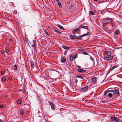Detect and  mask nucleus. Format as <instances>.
<instances>
[{
	"mask_svg": "<svg viewBox=\"0 0 122 122\" xmlns=\"http://www.w3.org/2000/svg\"><path fill=\"white\" fill-rule=\"evenodd\" d=\"M30 62L31 66L32 68H34L35 67V64L32 61Z\"/></svg>",
	"mask_w": 122,
	"mask_h": 122,
	"instance_id": "14",
	"label": "nucleus"
},
{
	"mask_svg": "<svg viewBox=\"0 0 122 122\" xmlns=\"http://www.w3.org/2000/svg\"><path fill=\"white\" fill-rule=\"evenodd\" d=\"M5 51L7 53L9 52V50L8 49H6L5 50Z\"/></svg>",
	"mask_w": 122,
	"mask_h": 122,
	"instance_id": "36",
	"label": "nucleus"
},
{
	"mask_svg": "<svg viewBox=\"0 0 122 122\" xmlns=\"http://www.w3.org/2000/svg\"><path fill=\"white\" fill-rule=\"evenodd\" d=\"M105 13V11H103L100 12L99 13H98V14L99 15L101 16H102V14H103Z\"/></svg>",
	"mask_w": 122,
	"mask_h": 122,
	"instance_id": "15",
	"label": "nucleus"
},
{
	"mask_svg": "<svg viewBox=\"0 0 122 122\" xmlns=\"http://www.w3.org/2000/svg\"><path fill=\"white\" fill-rule=\"evenodd\" d=\"M18 104H20L22 102V100L21 99H19L18 101Z\"/></svg>",
	"mask_w": 122,
	"mask_h": 122,
	"instance_id": "27",
	"label": "nucleus"
},
{
	"mask_svg": "<svg viewBox=\"0 0 122 122\" xmlns=\"http://www.w3.org/2000/svg\"><path fill=\"white\" fill-rule=\"evenodd\" d=\"M74 35L73 36L72 35H71L70 36V38L71 39H74Z\"/></svg>",
	"mask_w": 122,
	"mask_h": 122,
	"instance_id": "30",
	"label": "nucleus"
},
{
	"mask_svg": "<svg viewBox=\"0 0 122 122\" xmlns=\"http://www.w3.org/2000/svg\"><path fill=\"white\" fill-rule=\"evenodd\" d=\"M5 51L4 50H2L1 51V53L2 54H3L4 53Z\"/></svg>",
	"mask_w": 122,
	"mask_h": 122,
	"instance_id": "38",
	"label": "nucleus"
},
{
	"mask_svg": "<svg viewBox=\"0 0 122 122\" xmlns=\"http://www.w3.org/2000/svg\"><path fill=\"white\" fill-rule=\"evenodd\" d=\"M69 3V4H70V3Z\"/></svg>",
	"mask_w": 122,
	"mask_h": 122,
	"instance_id": "52",
	"label": "nucleus"
},
{
	"mask_svg": "<svg viewBox=\"0 0 122 122\" xmlns=\"http://www.w3.org/2000/svg\"><path fill=\"white\" fill-rule=\"evenodd\" d=\"M94 1H97V0H94Z\"/></svg>",
	"mask_w": 122,
	"mask_h": 122,
	"instance_id": "47",
	"label": "nucleus"
},
{
	"mask_svg": "<svg viewBox=\"0 0 122 122\" xmlns=\"http://www.w3.org/2000/svg\"><path fill=\"white\" fill-rule=\"evenodd\" d=\"M73 56L71 55L70 57V59L71 61H73Z\"/></svg>",
	"mask_w": 122,
	"mask_h": 122,
	"instance_id": "26",
	"label": "nucleus"
},
{
	"mask_svg": "<svg viewBox=\"0 0 122 122\" xmlns=\"http://www.w3.org/2000/svg\"><path fill=\"white\" fill-rule=\"evenodd\" d=\"M111 120L112 122H119V119L116 117H113L111 118Z\"/></svg>",
	"mask_w": 122,
	"mask_h": 122,
	"instance_id": "3",
	"label": "nucleus"
},
{
	"mask_svg": "<svg viewBox=\"0 0 122 122\" xmlns=\"http://www.w3.org/2000/svg\"><path fill=\"white\" fill-rule=\"evenodd\" d=\"M4 73V71H1V74H2V75H3V74Z\"/></svg>",
	"mask_w": 122,
	"mask_h": 122,
	"instance_id": "39",
	"label": "nucleus"
},
{
	"mask_svg": "<svg viewBox=\"0 0 122 122\" xmlns=\"http://www.w3.org/2000/svg\"><path fill=\"white\" fill-rule=\"evenodd\" d=\"M90 59L92 61H93V58L92 57H91L90 58Z\"/></svg>",
	"mask_w": 122,
	"mask_h": 122,
	"instance_id": "42",
	"label": "nucleus"
},
{
	"mask_svg": "<svg viewBox=\"0 0 122 122\" xmlns=\"http://www.w3.org/2000/svg\"><path fill=\"white\" fill-rule=\"evenodd\" d=\"M84 49L83 48L79 49H78V51H84Z\"/></svg>",
	"mask_w": 122,
	"mask_h": 122,
	"instance_id": "29",
	"label": "nucleus"
},
{
	"mask_svg": "<svg viewBox=\"0 0 122 122\" xmlns=\"http://www.w3.org/2000/svg\"><path fill=\"white\" fill-rule=\"evenodd\" d=\"M4 106L2 105H0V107L1 108H3L4 107Z\"/></svg>",
	"mask_w": 122,
	"mask_h": 122,
	"instance_id": "37",
	"label": "nucleus"
},
{
	"mask_svg": "<svg viewBox=\"0 0 122 122\" xmlns=\"http://www.w3.org/2000/svg\"><path fill=\"white\" fill-rule=\"evenodd\" d=\"M118 66V65H116L115 66H113L112 67V68L111 69V70L112 71L115 68L117 67Z\"/></svg>",
	"mask_w": 122,
	"mask_h": 122,
	"instance_id": "22",
	"label": "nucleus"
},
{
	"mask_svg": "<svg viewBox=\"0 0 122 122\" xmlns=\"http://www.w3.org/2000/svg\"><path fill=\"white\" fill-rule=\"evenodd\" d=\"M20 113L22 115L24 113V111L23 110H21Z\"/></svg>",
	"mask_w": 122,
	"mask_h": 122,
	"instance_id": "31",
	"label": "nucleus"
},
{
	"mask_svg": "<svg viewBox=\"0 0 122 122\" xmlns=\"http://www.w3.org/2000/svg\"><path fill=\"white\" fill-rule=\"evenodd\" d=\"M69 3V4H70V3Z\"/></svg>",
	"mask_w": 122,
	"mask_h": 122,
	"instance_id": "51",
	"label": "nucleus"
},
{
	"mask_svg": "<svg viewBox=\"0 0 122 122\" xmlns=\"http://www.w3.org/2000/svg\"><path fill=\"white\" fill-rule=\"evenodd\" d=\"M83 54L84 55H87L88 54L86 52H84L83 53Z\"/></svg>",
	"mask_w": 122,
	"mask_h": 122,
	"instance_id": "34",
	"label": "nucleus"
},
{
	"mask_svg": "<svg viewBox=\"0 0 122 122\" xmlns=\"http://www.w3.org/2000/svg\"><path fill=\"white\" fill-rule=\"evenodd\" d=\"M9 80L10 81H11L12 80V78H9Z\"/></svg>",
	"mask_w": 122,
	"mask_h": 122,
	"instance_id": "44",
	"label": "nucleus"
},
{
	"mask_svg": "<svg viewBox=\"0 0 122 122\" xmlns=\"http://www.w3.org/2000/svg\"><path fill=\"white\" fill-rule=\"evenodd\" d=\"M74 39H81L82 37L81 35L80 36H79L77 37L76 36L74 35Z\"/></svg>",
	"mask_w": 122,
	"mask_h": 122,
	"instance_id": "11",
	"label": "nucleus"
},
{
	"mask_svg": "<svg viewBox=\"0 0 122 122\" xmlns=\"http://www.w3.org/2000/svg\"><path fill=\"white\" fill-rule=\"evenodd\" d=\"M77 67L79 68H80L81 67L80 66H78V65L77 66Z\"/></svg>",
	"mask_w": 122,
	"mask_h": 122,
	"instance_id": "43",
	"label": "nucleus"
},
{
	"mask_svg": "<svg viewBox=\"0 0 122 122\" xmlns=\"http://www.w3.org/2000/svg\"><path fill=\"white\" fill-rule=\"evenodd\" d=\"M58 26L61 29L63 30H65V29L61 25H58Z\"/></svg>",
	"mask_w": 122,
	"mask_h": 122,
	"instance_id": "19",
	"label": "nucleus"
},
{
	"mask_svg": "<svg viewBox=\"0 0 122 122\" xmlns=\"http://www.w3.org/2000/svg\"><path fill=\"white\" fill-rule=\"evenodd\" d=\"M80 28H79H79H76L74 30H73L72 31V32L73 33V34L74 35H75L76 34V32L78 31H79L80 30Z\"/></svg>",
	"mask_w": 122,
	"mask_h": 122,
	"instance_id": "7",
	"label": "nucleus"
},
{
	"mask_svg": "<svg viewBox=\"0 0 122 122\" xmlns=\"http://www.w3.org/2000/svg\"><path fill=\"white\" fill-rule=\"evenodd\" d=\"M79 27L80 29L82 28H84L88 29V27L87 26H85L83 25H81Z\"/></svg>",
	"mask_w": 122,
	"mask_h": 122,
	"instance_id": "10",
	"label": "nucleus"
},
{
	"mask_svg": "<svg viewBox=\"0 0 122 122\" xmlns=\"http://www.w3.org/2000/svg\"><path fill=\"white\" fill-rule=\"evenodd\" d=\"M112 20L109 18L107 19L104 21L102 26L103 28L105 27L107 24L112 22Z\"/></svg>",
	"mask_w": 122,
	"mask_h": 122,
	"instance_id": "1",
	"label": "nucleus"
},
{
	"mask_svg": "<svg viewBox=\"0 0 122 122\" xmlns=\"http://www.w3.org/2000/svg\"><path fill=\"white\" fill-rule=\"evenodd\" d=\"M76 78H80L81 79H83V76L81 75H77L76 76Z\"/></svg>",
	"mask_w": 122,
	"mask_h": 122,
	"instance_id": "24",
	"label": "nucleus"
},
{
	"mask_svg": "<svg viewBox=\"0 0 122 122\" xmlns=\"http://www.w3.org/2000/svg\"><path fill=\"white\" fill-rule=\"evenodd\" d=\"M46 122H50L49 121H46Z\"/></svg>",
	"mask_w": 122,
	"mask_h": 122,
	"instance_id": "48",
	"label": "nucleus"
},
{
	"mask_svg": "<svg viewBox=\"0 0 122 122\" xmlns=\"http://www.w3.org/2000/svg\"><path fill=\"white\" fill-rule=\"evenodd\" d=\"M113 58V57L112 56H110L109 57H105L103 58L105 60L108 61L112 59Z\"/></svg>",
	"mask_w": 122,
	"mask_h": 122,
	"instance_id": "6",
	"label": "nucleus"
},
{
	"mask_svg": "<svg viewBox=\"0 0 122 122\" xmlns=\"http://www.w3.org/2000/svg\"><path fill=\"white\" fill-rule=\"evenodd\" d=\"M96 77H93L92 78V80L94 82H96L97 81Z\"/></svg>",
	"mask_w": 122,
	"mask_h": 122,
	"instance_id": "20",
	"label": "nucleus"
},
{
	"mask_svg": "<svg viewBox=\"0 0 122 122\" xmlns=\"http://www.w3.org/2000/svg\"><path fill=\"white\" fill-rule=\"evenodd\" d=\"M89 14L91 15H95L94 13L92 11H89Z\"/></svg>",
	"mask_w": 122,
	"mask_h": 122,
	"instance_id": "21",
	"label": "nucleus"
},
{
	"mask_svg": "<svg viewBox=\"0 0 122 122\" xmlns=\"http://www.w3.org/2000/svg\"><path fill=\"white\" fill-rule=\"evenodd\" d=\"M9 41H12V39H10L9 40Z\"/></svg>",
	"mask_w": 122,
	"mask_h": 122,
	"instance_id": "45",
	"label": "nucleus"
},
{
	"mask_svg": "<svg viewBox=\"0 0 122 122\" xmlns=\"http://www.w3.org/2000/svg\"><path fill=\"white\" fill-rule=\"evenodd\" d=\"M88 86H87L81 88V89L83 91H85L87 90L88 88Z\"/></svg>",
	"mask_w": 122,
	"mask_h": 122,
	"instance_id": "18",
	"label": "nucleus"
},
{
	"mask_svg": "<svg viewBox=\"0 0 122 122\" xmlns=\"http://www.w3.org/2000/svg\"><path fill=\"white\" fill-rule=\"evenodd\" d=\"M66 57L63 58L61 60V61L63 63L64 62L66 61Z\"/></svg>",
	"mask_w": 122,
	"mask_h": 122,
	"instance_id": "16",
	"label": "nucleus"
},
{
	"mask_svg": "<svg viewBox=\"0 0 122 122\" xmlns=\"http://www.w3.org/2000/svg\"><path fill=\"white\" fill-rule=\"evenodd\" d=\"M77 56V55L76 54L75 55V56H74V58L75 59L76 58V56Z\"/></svg>",
	"mask_w": 122,
	"mask_h": 122,
	"instance_id": "41",
	"label": "nucleus"
},
{
	"mask_svg": "<svg viewBox=\"0 0 122 122\" xmlns=\"http://www.w3.org/2000/svg\"><path fill=\"white\" fill-rule=\"evenodd\" d=\"M110 92L109 90H107L104 93V95L105 96H106L107 95V97L109 98H111L112 97L113 95L111 93H109Z\"/></svg>",
	"mask_w": 122,
	"mask_h": 122,
	"instance_id": "2",
	"label": "nucleus"
},
{
	"mask_svg": "<svg viewBox=\"0 0 122 122\" xmlns=\"http://www.w3.org/2000/svg\"><path fill=\"white\" fill-rule=\"evenodd\" d=\"M17 66L15 65L13 66L12 67V68L13 70H16L17 69Z\"/></svg>",
	"mask_w": 122,
	"mask_h": 122,
	"instance_id": "13",
	"label": "nucleus"
},
{
	"mask_svg": "<svg viewBox=\"0 0 122 122\" xmlns=\"http://www.w3.org/2000/svg\"><path fill=\"white\" fill-rule=\"evenodd\" d=\"M44 32L47 35H49V33L48 32L46 31V30L44 31Z\"/></svg>",
	"mask_w": 122,
	"mask_h": 122,
	"instance_id": "35",
	"label": "nucleus"
},
{
	"mask_svg": "<svg viewBox=\"0 0 122 122\" xmlns=\"http://www.w3.org/2000/svg\"><path fill=\"white\" fill-rule=\"evenodd\" d=\"M120 33L119 30H116L115 32V35H118Z\"/></svg>",
	"mask_w": 122,
	"mask_h": 122,
	"instance_id": "12",
	"label": "nucleus"
},
{
	"mask_svg": "<svg viewBox=\"0 0 122 122\" xmlns=\"http://www.w3.org/2000/svg\"><path fill=\"white\" fill-rule=\"evenodd\" d=\"M58 4L59 7L61 8H62V5H61V3L60 2H59L58 3Z\"/></svg>",
	"mask_w": 122,
	"mask_h": 122,
	"instance_id": "25",
	"label": "nucleus"
},
{
	"mask_svg": "<svg viewBox=\"0 0 122 122\" xmlns=\"http://www.w3.org/2000/svg\"><path fill=\"white\" fill-rule=\"evenodd\" d=\"M49 105L51 106V108L53 110H55L56 108L55 104L52 102L50 101L49 102Z\"/></svg>",
	"mask_w": 122,
	"mask_h": 122,
	"instance_id": "5",
	"label": "nucleus"
},
{
	"mask_svg": "<svg viewBox=\"0 0 122 122\" xmlns=\"http://www.w3.org/2000/svg\"><path fill=\"white\" fill-rule=\"evenodd\" d=\"M77 71L80 72H86L85 70H83L80 68H79L77 69Z\"/></svg>",
	"mask_w": 122,
	"mask_h": 122,
	"instance_id": "9",
	"label": "nucleus"
},
{
	"mask_svg": "<svg viewBox=\"0 0 122 122\" xmlns=\"http://www.w3.org/2000/svg\"><path fill=\"white\" fill-rule=\"evenodd\" d=\"M90 35V33L89 32H88L87 33L83 34L82 35H81L82 37L84 36L87 35Z\"/></svg>",
	"mask_w": 122,
	"mask_h": 122,
	"instance_id": "23",
	"label": "nucleus"
},
{
	"mask_svg": "<svg viewBox=\"0 0 122 122\" xmlns=\"http://www.w3.org/2000/svg\"><path fill=\"white\" fill-rule=\"evenodd\" d=\"M62 47L65 49L66 50L68 49H69L70 48V47H67L64 46H62Z\"/></svg>",
	"mask_w": 122,
	"mask_h": 122,
	"instance_id": "17",
	"label": "nucleus"
},
{
	"mask_svg": "<svg viewBox=\"0 0 122 122\" xmlns=\"http://www.w3.org/2000/svg\"><path fill=\"white\" fill-rule=\"evenodd\" d=\"M56 1L57 2H59V0H56Z\"/></svg>",
	"mask_w": 122,
	"mask_h": 122,
	"instance_id": "46",
	"label": "nucleus"
},
{
	"mask_svg": "<svg viewBox=\"0 0 122 122\" xmlns=\"http://www.w3.org/2000/svg\"><path fill=\"white\" fill-rule=\"evenodd\" d=\"M54 31L55 32H57L58 33H59V34H61V32L57 30H54Z\"/></svg>",
	"mask_w": 122,
	"mask_h": 122,
	"instance_id": "33",
	"label": "nucleus"
},
{
	"mask_svg": "<svg viewBox=\"0 0 122 122\" xmlns=\"http://www.w3.org/2000/svg\"><path fill=\"white\" fill-rule=\"evenodd\" d=\"M110 91V92H112L114 94L117 93V95H119V91L118 89H115L114 90H111Z\"/></svg>",
	"mask_w": 122,
	"mask_h": 122,
	"instance_id": "4",
	"label": "nucleus"
},
{
	"mask_svg": "<svg viewBox=\"0 0 122 122\" xmlns=\"http://www.w3.org/2000/svg\"><path fill=\"white\" fill-rule=\"evenodd\" d=\"M1 79L3 81H5L6 79L4 77H2L1 78Z\"/></svg>",
	"mask_w": 122,
	"mask_h": 122,
	"instance_id": "32",
	"label": "nucleus"
},
{
	"mask_svg": "<svg viewBox=\"0 0 122 122\" xmlns=\"http://www.w3.org/2000/svg\"><path fill=\"white\" fill-rule=\"evenodd\" d=\"M107 55L109 56H111V52L110 51H107Z\"/></svg>",
	"mask_w": 122,
	"mask_h": 122,
	"instance_id": "28",
	"label": "nucleus"
},
{
	"mask_svg": "<svg viewBox=\"0 0 122 122\" xmlns=\"http://www.w3.org/2000/svg\"><path fill=\"white\" fill-rule=\"evenodd\" d=\"M5 97H8V96H5Z\"/></svg>",
	"mask_w": 122,
	"mask_h": 122,
	"instance_id": "49",
	"label": "nucleus"
},
{
	"mask_svg": "<svg viewBox=\"0 0 122 122\" xmlns=\"http://www.w3.org/2000/svg\"><path fill=\"white\" fill-rule=\"evenodd\" d=\"M33 43L32 44V46L35 49L36 48V46H37L36 41V40H35L33 41Z\"/></svg>",
	"mask_w": 122,
	"mask_h": 122,
	"instance_id": "8",
	"label": "nucleus"
},
{
	"mask_svg": "<svg viewBox=\"0 0 122 122\" xmlns=\"http://www.w3.org/2000/svg\"><path fill=\"white\" fill-rule=\"evenodd\" d=\"M0 122H3V121H0Z\"/></svg>",
	"mask_w": 122,
	"mask_h": 122,
	"instance_id": "50",
	"label": "nucleus"
},
{
	"mask_svg": "<svg viewBox=\"0 0 122 122\" xmlns=\"http://www.w3.org/2000/svg\"><path fill=\"white\" fill-rule=\"evenodd\" d=\"M67 52V51H65V52H64V53L65 55V54H66Z\"/></svg>",
	"mask_w": 122,
	"mask_h": 122,
	"instance_id": "40",
	"label": "nucleus"
}]
</instances>
